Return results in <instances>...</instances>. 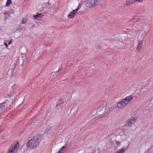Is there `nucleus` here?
Instances as JSON below:
<instances>
[{"instance_id":"obj_1","label":"nucleus","mask_w":153,"mask_h":153,"mask_svg":"<svg viewBox=\"0 0 153 153\" xmlns=\"http://www.w3.org/2000/svg\"><path fill=\"white\" fill-rule=\"evenodd\" d=\"M42 139V137L41 135H36L34 137L33 139L29 141L27 144V146L28 147L35 149L39 145V142Z\"/></svg>"},{"instance_id":"obj_2","label":"nucleus","mask_w":153,"mask_h":153,"mask_svg":"<svg viewBox=\"0 0 153 153\" xmlns=\"http://www.w3.org/2000/svg\"><path fill=\"white\" fill-rule=\"evenodd\" d=\"M133 97V96L132 95H130L126 97L118 102L117 105V107L118 108V110H120L124 108L126 106L128 105L131 100L132 99Z\"/></svg>"},{"instance_id":"obj_3","label":"nucleus","mask_w":153,"mask_h":153,"mask_svg":"<svg viewBox=\"0 0 153 153\" xmlns=\"http://www.w3.org/2000/svg\"><path fill=\"white\" fill-rule=\"evenodd\" d=\"M109 114L108 108L106 106L101 105L98 108L97 114L99 117H102Z\"/></svg>"},{"instance_id":"obj_4","label":"nucleus","mask_w":153,"mask_h":153,"mask_svg":"<svg viewBox=\"0 0 153 153\" xmlns=\"http://www.w3.org/2000/svg\"><path fill=\"white\" fill-rule=\"evenodd\" d=\"M19 147V143L16 142H14L10 146L7 153H16Z\"/></svg>"},{"instance_id":"obj_5","label":"nucleus","mask_w":153,"mask_h":153,"mask_svg":"<svg viewBox=\"0 0 153 153\" xmlns=\"http://www.w3.org/2000/svg\"><path fill=\"white\" fill-rule=\"evenodd\" d=\"M99 3L97 0H87L85 2L86 7H91L96 6Z\"/></svg>"},{"instance_id":"obj_6","label":"nucleus","mask_w":153,"mask_h":153,"mask_svg":"<svg viewBox=\"0 0 153 153\" xmlns=\"http://www.w3.org/2000/svg\"><path fill=\"white\" fill-rule=\"evenodd\" d=\"M136 120V119L135 117L131 118L126 121L125 126H131L132 124L134 123Z\"/></svg>"},{"instance_id":"obj_7","label":"nucleus","mask_w":153,"mask_h":153,"mask_svg":"<svg viewBox=\"0 0 153 153\" xmlns=\"http://www.w3.org/2000/svg\"><path fill=\"white\" fill-rule=\"evenodd\" d=\"M108 110L109 111V113L113 111H116L118 110V108L117 107V105H113L109 108H108Z\"/></svg>"},{"instance_id":"obj_8","label":"nucleus","mask_w":153,"mask_h":153,"mask_svg":"<svg viewBox=\"0 0 153 153\" xmlns=\"http://www.w3.org/2000/svg\"><path fill=\"white\" fill-rule=\"evenodd\" d=\"M134 3V2L132 0H126L125 2L124 5L126 7H128Z\"/></svg>"},{"instance_id":"obj_9","label":"nucleus","mask_w":153,"mask_h":153,"mask_svg":"<svg viewBox=\"0 0 153 153\" xmlns=\"http://www.w3.org/2000/svg\"><path fill=\"white\" fill-rule=\"evenodd\" d=\"M143 42L141 41H140L138 42L137 47L136 48V52H138L140 51V50L141 48V46L142 45Z\"/></svg>"},{"instance_id":"obj_10","label":"nucleus","mask_w":153,"mask_h":153,"mask_svg":"<svg viewBox=\"0 0 153 153\" xmlns=\"http://www.w3.org/2000/svg\"><path fill=\"white\" fill-rule=\"evenodd\" d=\"M76 11L73 10L68 15V17H69L70 19H72L74 18L76 13Z\"/></svg>"},{"instance_id":"obj_11","label":"nucleus","mask_w":153,"mask_h":153,"mask_svg":"<svg viewBox=\"0 0 153 153\" xmlns=\"http://www.w3.org/2000/svg\"><path fill=\"white\" fill-rule=\"evenodd\" d=\"M20 51L22 54H25L27 51L26 48L25 46H22L20 50Z\"/></svg>"},{"instance_id":"obj_12","label":"nucleus","mask_w":153,"mask_h":153,"mask_svg":"<svg viewBox=\"0 0 153 153\" xmlns=\"http://www.w3.org/2000/svg\"><path fill=\"white\" fill-rule=\"evenodd\" d=\"M36 15H33V17L36 20L40 19L42 16L43 15L41 13H36Z\"/></svg>"},{"instance_id":"obj_13","label":"nucleus","mask_w":153,"mask_h":153,"mask_svg":"<svg viewBox=\"0 0 153 153\" xmlns=\"http://www.w3.org/2000/svg\"><path fill=\"white\" fill-rule=\"evenodd\" d=\"M7 104L6 102L0 103V110H1L4 108H5Z\"/></svg>"},{"instance_id":"obj_14","label":"nucleus","mask_w":153,"mask_h":153,"mask_svg":"<svg viewBox=\"0 0 153 153\" xmlns=\"http://www.w3.org/2000/svg\"><path fill=\"white\" fill-rule=\"evenodd\" d=\"M143 31L144 32V31H145V27H144V25L143 24V25H142L141 27H140V31Z\"/></svg>"},{"instance_id":"obj_15","label":"nucleus","mask_w":153,"mask_h":153,"mask_svg":"<svg viewBox=\"0 0 153 153\" xmlns=\"http://www.w3.org/2000/svg\"><path fill=\"white\" fill-rule=\"evenodd\" d=\"M11 3L12 1L11 0H7L5 6L6 7L9 6V5Z\"/></svg>"},{"instance_id":"obj_16","label":"nucleus","mask_w":153,"mask_h":153,"mask_svg":"<svg viewBox=\"0 0 153 153\" xmlns=\"http://www.w3.org/2000/svg\"><path fill=\"white\" fill-rule=\"evenodd\" d=\"M27 21V19L26 18H25L22 20V23L24 24Z\"/></svg>"},{"instance_id":"obj_17","label":"nucleus","mask_w":153,"mask_h":153,"mask_svg":"<svg viewBox=\"0 0 153 153\" xmlns=\"http://www.w3.org/2000/svg\"><path fill=\"white\" fill-rule=\"evenodd\" d=\"M134 1V2H142L143 0H133Z\"/></svg>"},{"instance_id":"obj_18","label":"nucleus","mask_w":153,"mask_h":153,"mask_svg":"<svg viewBox=\"0 0 153 153\" xmlns=\"http://www.w3.org/2000/svg\"><path fill=\"white\" fill-rule=\"evenodd\" d=\"M116 42H117V43L118 45H121L122 43V42L121 41H119L118 40H117V41Z\"/></svg>"},{"instance_id":"obj_19","label":"nucleus","mask_w":153,"mask_h":153,"mask_svg":"<svg viewBox=\"0 0 153 153\" xmlns=\"http://www.w3.org/2000/svg\"><path fill=\"white\" fill-rule=\"evenodd\" d=\"M115 142L116 143V144L117 146H119V145H120V142L117 141V140H115Z\"/></svg>"},{"instance_id":"obj_20","label":"nucleus","mask_w":153,"mask_h":153,"mask_svg":"<svg viewBox=\"0 0 153 153\" xmlns=\"http://www.w3.org/2000/svg\"><path fill=\"white\" fill-rule=\"evenodd\" d=\"M54 73L53 72H52L50 76V78H51V79H52V77H53V75H54Z\"/></svg>"},{"instance_id":"obj_21","label":"nucleus","mask_w":153,"mask_h":153,"mask_svg":"<svg viewBox=\"0 0 153 153\" xmlns=\"http://www.w3.org/2000/svg\"><path fill=\"white\" fill-rule=\"evenodd\" d=\"M80 8H79V7H78L75 10H74V11H76V12L77 13V12H78V10H79V9Z\"/></svg>"},{"instance_id":"obj_22","label":"nucleus","mask_w":153,"mask_h":153,"mask_svg":"<svg viewBox=\"0 0 153 153\" xmlns=\"http://www.w3.org/2000/svg\"><path fill=\"white\" fill-rule=\"evenodd\" d=\"M80 8H79V7H78L75 10H74V11H76V12L77 13V12H78V10H79V9Z\"/></svg>"},{"instance_id":"obj_23","label":"nucleus","mask_w":153,"mask_h":153,"mask_svg":"<svg viewBox=\"0 0 153 153\" xmlns=\"http://www.w3.org/2000/svg\"><path fill=\"white\" fill-rule=\"evenodd\" d=\"M65 148H66V147L65 146H63V147H62V148H61V149L63 151Z\"/></svg>"},{"instance_id":"obj_24","label":"nucleus","mask_w":153,"mask_h":153,"mask_svg":"<svg viewBox=\"0 0 153 153\" xmlns=\"http://www.w3.org/2000/svg\"><path fill=\"white\" fill-rule=\"evenodd\" d=\"M12 40L11 39L9 42L8 44L10 45L12 43Z\"/></svg>"},{"instance_id":"obj_25","label":"nucleus","mask_w":153,"mask_h":153,"mask_svg":"<svg viewBox=\"0 0 153 153\" xmlns=\"http://www.w3.org/2000/svg\"><path fill=\"white\" fill-rule=\"evenodd\" d=\"M63 151L61 149H60V150L58 152V153H62V152Z\"/></svg>"},{"instance_id":"obj_26","label":"nucleus","mask_w":153,"mask_h":153,"mask_svg":"<svg viewBox=\"0 0 153 153\" xmlns=\"http://www.w3.org/2000/svg\"><path fill=\"white\" fill-rule=\"evenodd\" d=\"M63 151L61 149H60V150L58 152V153H62V152Z\"/></svg>"},{"instance_id":"obj_27","label":"nucleus","mask_w":153,"mask_h":153,"mask_svg":"<svg viewBox=\"0 0 153 153\" xmlns=\"http://www.w3.org/2000/svg\"><path fill=\"white\" fill-rule=\"evenodd\" d=\"M4 45H5L6 48H7L8 47V45L6 42H5L4 43Z\"/></svg>"},{"instance_id":"obj_28","label":"nucleus","mask_w":153,"mask_h":153,"mask_svg":"<svg viewBox=\"0 0 153 153\" xmlns=\"http://www.w3.org/2000/svg\"><path fill=\"white\" fill-rule=\"evenodd\" d=\"M81 7V5L80 4H79L78 6V7H79V8H80Z\"/></svg>"},{"instance_id":"obj_29","label":"nucleus","mask_w":153,"mask_h":153,"mask_svg":"<svg viewBox=\"0 0 153 153\" xmlns=\"http://www.w3.org/2000/svg\"><path fill=\"white\" fill-rule=\"evenodd\" d=\"M10 97V95H8L7 97Z\"/></svg>"},{"instance_id":"obj_30","label":"nucleus","mask_w":153,"mask_h":153,"mask_svg":"<svg viewBox=\"0 0 153 153\" xmlns=\"http://www.w3.org/2000/svg\"><path fill=\"white\" fill-rule=\"evenodd\" d=\"M61 70V68H59L58 71H60V70Z\"/></svg>"},{"instance_id":"obj_31","label":"nucleus","mask_w":153,"mask_h":153,"mask_svg":"<svg viewBox=\"0 0 153 153\" xmlns=\"http://www.w3.org/2000/svg\"><path fill=\"white\" fill-rule=\"evenodd\" d=\"M44 4V5H45V4L44 3V4H43V5Z\"/></svg>"}]
</instances>
